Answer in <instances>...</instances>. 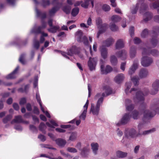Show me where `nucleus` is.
Listing matches in <instances>:
<instances>
[{
  "mask_svg": "<svg viewBox=\"0 0 159 159\" xmlns=\"http://www.w3.org/2000/svg\"><path fill=\"white\" fill-rule=\"evenodd\" d=\"M134 42L135 44H137L139 43L140 42L141 40L139 38L136 37L134 39Z\"/></svg>",
  "mask_w": 159,
  "mask_h": 159,
  "instance_id": "0e129e2a",
  "label": "nucleus"
},
{
  "mask_svg": "<svg viewBox=\"0 0 159 159\" xmlns=\"http://www.w3.org/2000/svg\"><path fill=\"white\" fill-rule=\"evenodd\" d=\"M130 116H129V114H126L122 118L121 120V123L122 124H125L129 121Z\"/></svg>",
  "mask_w": 159,
  "mask_h": 159,
  "instance_id": "b1692460",
  "label": "nucleus"
},
{
  "mask_svg": "<svg viewBox=\"0 0 159 159\" xmlns=\"http://www.w3.org/2000/svg\"><path fill=\"white\" fill-rule=\"evenodd\" d=\"M147 93H143L140 91H138L136 93L135 97L134 100L135 102H139L143 101L144 100V96L147 95Z\"/></svg>",
  "mask_w": 159,
  "mask_h": 159,
  "instance_id": "6e6552de",
  "label": "nucleus"
},
{
  "mask_svg": "<svg viewBox=\"0 0 159 159\" xmlns=\"http://www.w3.org/2000/svg\"><path fill=\"white\" fill-rule=\"evenodd\" d=\"M79 11V8L78 7H76L72 10L71 12V15L73 16H76L78 13Z\"/></svg>",
  "mask_w": 159,
  "mask_h": 159,
  "instance_id": "4c0bfd02",
  "label": "nucleus"
},
{
  "mask_svg": "<svg viewBox=\"0 0 159 159\" xmlns=\"http://www.w3.org/2000/svg\"><path fill=\"white\" fill-rule=\"evenodd\" d=\"M111 19L113 22H117L121 20V18L117 15H114L112 16Z\"/></svg>",
  "mask_w": 159,
  "mask_h": 159,
  "instance_id": "7c9ffc66",
  "label": "nucleus"
},
{
  "mask_svg": "<svg viewBox=\"0 0 159 159\" xmlns=\"http://www.w3.org/2000/svg\"><path fill=\"white\" fill-rule=\"evenodd\" d=\"M76 133L75 132H72L71 133L70 136L69 138V140L71 141H74L76 139Z\"/></svg>",
  "mask_w": 159,
  "mask_h": 159,
  "instance_id": "79ce46f5",
  "label": "nucleus"
},
{
  "mask_svg": "<svg viewBox=\"0 0 159 159\" xmlns=\"http://www.w3.org/2000/svg\"><path fill=\"white\" fill-rule=\"evenodd\" d=\"M39 129L43 132L45 129L46 128V126L45 124L43 123H41L39 127Z\"/></svg>",
  "mask_w": 159,
  "mask_h": 159,
  "instance_id": "de8ad7c7",
  "label": "nucleus"
},
{
  "mask_svg": "<svg viewBox=\"0 0 159 159\" xmlns=\"http://www.w3.org/2000/svg\"><path fill=\"white\" fill-rule=\"evenodd\" d=\"M12 116L11 115H9L6 116L3 119V122L6 124L10 121L12 119Z\"/></svg>",
  "mask_w": 159,
  "mask_h": 159,
  "instance_id": "e433bc0d",
  "label": "nucleus"
},
{
  "mask_svg": "<svg viewBox=\"0 0 159 159\" xmlns=\"http://www.w3.org/2000/svg\"><path fill=\"white\" fill-rule=\"evenodd\" d=\"M155 130V129H150L149 130L144 131L143 132L142 134L143 135H146L147 134H148L150 133H151Z\"/></svg>",
  "mask_w": 159,
  "mask_h": 159,
  "instance_id": "09e8293b",
  "label": "nucleus"
},
{
  "mask_svg": "<svg viewBox=\"0 0 159 159\" xmlns=\"http://www.w3.org/2000/svg\"><path fill=\"white\" fill-rule=\"evenodd\" d=\"M116 156L119 158H124L127 155V153L118 151L116 152Z\"/></svg>",
  "mask_w": 159,
  "mask_h": 159,
  "instance_id": "473e14b6",
  "label": "nucleus"
},
{
  "mask_svg": "<svg viewBox=\"0 0 159 159\" xmlns=\"http://www.w3.org/2000/svg\"><path fill=\"white\" fill-rule=\"evenodd\" d=\"M89 2H90L85 0L84 3L81 4V5L82 7L85 8H87L89 4Z\"/></svg>",
  "mask_w": 159,
  "mask_h": 159,
  "instance_id": "864d4df0",
  "label": "nucleus"
},
{
  "mask_svg": "<svg viewBox=\"0 0 159 159\" xmlns=\"http://www.w3.org/2000/svg\"><path fill=\"white\" fill-rule=\"evenodd\" d=\"M98 59L96 58L89 57L88 62V65L91 71L94 70L97 63Z\"/></svg>",
  "mask_w": 159,
  "mask_h": 159,
  "instance_id": "0eeeda50",
  "label": "nucleus"
},
{
  "mask_svg": "<svg viewBox=\"0 0 159 159\" xmlns=\"http://www.w3.org/2000/svg\"><path fill=\"white\" fill-rule=\"evenodd\" d=\"M114 40L112 38L107 39L103 42V44L105 46L108 47L114 43Z\"/></svg>",
  "mask_w": 159,
  "mask_h": 159,
  "instance_id": "412c9836",
  "label": "nucleus"
},
{
  "mask_svg": "<svg viewBox=\"0 0 159 159\" xmlns=\"http://www.w3.org/2000/svg\"><path fill=\"white\" fill-rule=\"evenodd\" d=\"M101 71L102 74H107L110 72L112 70V68L109 65H107L105 68L104 66L102 64L100 66Z\"/></svg>",
  "mask_w": 159,
  "mask_h": 159,
  "instance_id": "4468645a",
  "label": "nucleus"
},
{
  "mask_svg": "<svg viewBox=\"0 0 159 159\" xmlns=\"http://www.w3.org/2000/svg\"><path fill=\"white\" fill-rule=\"evenodd\" d=\"M91 146L94 154V155L97 154L98 148V144L97 143H92L91 144Z\"/></svg>",
  "mask_w": 159,
  "mask_h": 159,
  "instance_id": "5701e85b",
  "label": "nucleus"
},
{
  "mask_svg": "<svg viewBox=\"0 0 159 159\" xmlns=\"http://www.w3.org/2000/svg\"><path fill=\"white\" fill-rule=\"evenodd\" d=\"M75 38L78 42H83L84 44L87 46L89 50L90 51L91 54V48L90 46L88 44L87 38L85 36H83V33L81 30H78L75 34Z\"/></svg>",
  "mask_w": 159,
  "mask_h": 159,
  "instance_id": "20e7f679",
  "label": "nucleus"
},
{
  "mask_svg": "<svg viewBox=\"0 0 159 159\" xmlns=\"http://www.w3.org/2000/svg\"><path fill=\"white\" fill-rule=\"evenodd\" d=\"M124 47V42L123 39H118L116 43V49H119Z\"/></svg>",
  "mask_w": 159,
  "mask_h": 159,
  "instance_id": "a211bd4d",
  "label": "nucleus"
},
{
  "mask_svg": "<svg viewBox=\"0 0 159 159\" xmlns=\"http://www.w3.org/2000/svg\"><path fill=\"white\" fill-rule=\"evenodd\" d=\"M110 29L113 31H116L118 30V27L114 23H111L110 25Z\"/></svg>",
  "mask_w": 159,
  "mask_h": 159,
  "instance_id": "c9c22d12",
  "label": "nucleus"
},
{
  "mask_svg": "<svg viewBox=\"0 0 159 159\" xmlns=\"http://www.w3.org/2000/svg\"><path fill=\"white\" fill-rule=\"evenodd\" d=\"M96 24L98 27H100L102 25V20L100 18H98L96 20Z\"/></svg>",
  "mask_w": 159,
  "mask_h": 159,
  "instance_id": "8fccbe9b",
  "label": "nucleus"
},
{
  "mask_svg": "<svg viewBox=\"0 0 159 159\" xmlns=\"http://www.w3.org/2000/svg\"><path fill=\"white\" fill-rule=\"evenodd\" d=\"M151 53L153 56H156L159 54V52L156 50H153L151 51Z\"/></svg>",
  "mask_w": 159,
  "mask_h": 159,
  "instance_id": "052dcab7",
  "label": "nucleus"
},
{
  "mask_svg": "<svg viewBox=\"0 0 159 159\" xmlns=\"http://www.w3.org/2000/svg\"><path fill=\"white\" fill-rule=\"evenodd\" d=\"M56 143L58 146L63 147L66 144V141L61 139H58L56 140Z\"/></svg>",
  "mask_w": 159,
  "mask_h": 159,
  "instance_id": "bb28decb",
  "label": "nucleus"
},
{
  "mask_svg": "<svg viewBox=\"0 0 159 159\" xmlns=\"http://www.w3.org/2000/svg\"><path fill=\"white\" fill-rule=\"evenodd\" d=\"M139 135V133L137 134L136 130L133 128L130 129L126 133V135L128 137L134 138L137 137Z\"/></svg>",
  "mask_w": 159,
  "mask_h": 159,
  "instance_id": "ddd939ff",
  "label": "nucleus"
},
{
  "mask_svg": "<svg viewBox=\"0 0 159 159\" xmlns=\"http://www.w3.org/2000/svg\"><path fill=\"white\" fill-rule=\"evenodd\" d=\"M25 57V55L24 54H22L20 56L19 59V61L23 65L25 64V61L24 60Z\"/></svg>",
  "mask_w": 159,
  "mask_h": 159,
  "instance_id": "49530a36",
  "label": "nucleus"
},
{
  "mask_svg": "<svg viewBox=\"0 0 159 159\" xmlns=\"http://www.w3.org/2000/svg\"><path fill=\"white\" fill-rule=\"evenodd\" d=\"M148 70L144 68L141 69L139 73V76L140 78H145L148 75Z\"/></svg>",
  "mask_w": 159,
  "mask_h": 159,
  "instance_id": "dca6fc26",
  "label": "nucleus"
},
{
  "mask_svg": "<svg viewBox=\"0 0 159 159\" xmlns=\"http://www.w3.org/2000/svg\"><path fill=\"white\" fill-rule=\"evenodd\" d=\"M131 101L129 99H126L125 101L126 104V109L128 111H130L133 109L134 108V106L132 104H129Z\"/></svg>",
  "mask_w": 159,
  "mask_h": 159,
  "instance_id": "a878e982",
  "label": "nucleus"
},
{
  "mask_svg": "<svg viewBox=\"0 0 159 159\" xmlns=\"http://www.w3.org/2000/svg\"><path fill=\"white\" fill-rule=\"evenodd\" d=\"M19 66H17L13 72L7 76V79H12L16 77V74L17 73L19 69Z\"/></svg>",
  "mask_w": 159,
  "mask_h": 159,
  "instance_id": "4be33fe9",
  "label": "nucleus"
},
{
  "mask_svg": "<svg viewBox=\"0 0 159 159\" xmlns=\"http://www.w3.org/2000/svg\"><path fill=\"white\" fill-rule=\"evenodd\" d=\"M157 40L155 38H152L151 41V43L153 47H155L157 43Z\"/></svg>",
  "mask_w": 159,
  "mask_h": 159,
  "instance_id": "5fc2aeb1",
  "label": "nucleus"
},
{
  "mask_svg": "<svg viewBox=\"0 0 159 159\" xmlns=\"http://www.w3.org/2000/svg\"><path fill=\"white\" fill-rule=\"evenodd\" d=\"M60 27L57 25L52 26L48 29V31L52 33H55L59 29Z\"/></svg>",
  "mask_w": 159,
  "mask_h": 159,
  "instance_id": "cd10ccee",
  "label": "nucleus"
},
{
  "mask_svg": "<svg viewBox=\"0 0 159 159\" xmlns=\"http://www.w3.org/2000/svg\"><path fill=\"white\" fill-rule=\"evenodd\" d=\"M50 4V2L49 0H42L41 3V5L44 7H45L47 6H48Z\"/></svg>",
  "mask_w": 159,
  "mask_h": 159,
  "instance_id": "37998d69",
  "label": "nucleus"
},
{
  "mask_svg": "<svg viewBox=\"0 0 159 159\" xmlns=\"http://www.w3.org/2000/svg\"><path fill=\"white\" fill-rule=\"evenodd\" d=\"M126 65V62H122L121 64L120 68L123 71H124L125 70Z\"/></svg>",
  "mask_w": 159,
  "mask_h": 159,
  "instance_id": "bf43d9fd",
  "label": "nucleus"
},
{
  "mask_svg": "<svg viewBox=\"0 0 159 159\" xmlns=\"http://www.w3.org/2000/svg\"><path fill=\"white\" fill-rule=\"evenodd\" d=\"M138 61L137 60H135L134 61L132 66L129 69L128 71L129 75L131 76L134 73L135 70L138 68Z\"/></svg>",
  "mask_w": 159,
  "mask_h": 159,
  "instance_id": "9b49d317",
  "label": "nucleus"
},
{
  "mask_svg": "<svg viewBox=\"0 0 159 159\" xmlns=\"http://www.w3.org/2000/svg\"><path fill=\"white\" fill-rule=\"evenodd\" d=\"M50 122L51 124H50L48 122H47L46 123V125L48 127L51 128H53L54 126H57V124L54 120H51Z\"/></svg>",
  "mask_w": 159,
  "mask_h": 159,
  "instance_id": "ea45409f",
  "label": "nucleus"
},
{
  "mask_svg": "<svg viewBox=\"0 0 159 159\" xmlns=\"http://www.w3.org/2000/svg\"><path fill=\"white\" fill-rule=\"evenodd\" d=\"M89 104V101L87 100L85 104L83 107V111L80 116L79 117L80 119L84 120L86 117L87 110Z\"/></svg>",
  "mask_w": 159,
  "mask_h": 159,
  "instance_id": "f8f14e48",
  "label": "nucleus"
},
{
  "mask_svg": "<svg viewBox=\"0 0 159 159\" xmlns=\"http://www.w3.org/2000/svg\"><path fill=\"white\" fill-rule=\"evenodd\" d=\"M159 91V80H156L152 84V88L151 89V93L153 95L157 93Z\"/></svg>",
  "mask_w": 159,
  "mask_h": 159,
  "instance_id": "9d476101",
  "label": "nucleus"
},
{
  "mask_svg": "<svg viewBox=\"0 0 159 159\" xmlns=\"http://www.w3.org/2000/svg\"><path fill=\"white\" fill-rule=\"evenodd\" d=\"M139 7V12L141 13H144L143 15V20L147 21L150 20L152 15L151 13L148 12H146L147 6L144 3V0H138V2L135 7L131 9V13L133 14L136 13L137 10Z\"/></svg>",
  "mask_w": 159,
  "mask_h": 159,
  "instance_id": "f03ea898",
  "label": "nucleus"
},
{
  "mask_svg": "<svg viewBox=\"0 0 159 159\" xmlns=\"http://www.w3.org/2000/svg\"><path fill=\"white\" fill-rule=\"evenodd\" d=\"M23 122V119L21 116H16L15 118L11 122V124H13L14 123H20Z\"/></svg>",
  "mask_w": 159,
  "mask_h": 159,
  "instance_id": "393cba45",
  "label": "nucleus"
},
{
  "mask_svg": "<svg viewBox=\"0 0 159 159\" xmlns=\"http://www.w3.org/2000/svg\"><path fill=\"white\" fill-rule=\"evenodd\" d=\"M148 34V32L147 29H145L143 30L141 34V36L143 38L146 37Z\"/></svg>",
  "mask_w": 159,
  "mask_h": 159,
  "instance_id": "c03bdc74",
  "label": "nucleus"
},
{
  "mask_svg": "<svg viewBox=\"0 0 159 159\" xmlns=\"http://www.w3.org/2000/svg\"><path fill=\"white\" fill-rule=\"evenodd\" d=\"M26 102V99L23 98L21 99L20 102V104L21 105H23L25 104Z\"/></svg>",
  "mask_w": 159,
  "mask_h": 159,
  "instance_id": "69168bd1",
  "label": "nucleus"
},
{
  "mask_svg": "<svg viewBox=\"0 0 159 159\" xmlns=\"http://www.w3.org/2000/svg\"><path fill=\"white\" fill-rule=\"evenodd\" d=\"M139 79L137 76H134L132 77H131V80L134 83L135 86H137L139 84Z\"/></svg>",
  "mask_w": 159,
  "mask_h": 159,
  "instance_id": "2f4dec72",
  "label": "nucleus"
},
{
  "mask_svg": "<svg viewBox=\"0 0 159 159\" xmlns=\"http://www.w3.org/2000/svg\"><path fill=\"white\" fill-rule=\"evenodd\" d=\"M52 4L53 5H56V6L49 11V14L50 16L53 15L62 5L61 3L58 2V0H53Z\"/></svg>",
  "mask_w": 159,
  "mask_h": 159,
  "instance_id": "423d86ee",
  "label": "nucleus"
},
{
  "mask_svg": "<svg viewBox=\"0 0 159 159\" xmlns=\"http://www.w3.org/2000/svg\"><path fill=\"white\" fill-rule=\"evenodd\" d=\"M102 8L104 11H107L110 10V7L109 5L105 4L103 5Z\"/></svg>",
  "mask_w": 159,
  "mask_h": 159,
  "instance_id": "6e6d98bb",
  "label": "nucleus"
},
{
  "mask_svg": "<svg viewBox=\"0 0 159 159\" xmlns=\"http://www.w3.org/2000/svg\"><path fill=\"white\" fill-rule=\"evenodd\" d=\"M151 111L147 109L143 110V115L144 118H149L154 116L157 112L159 113V108L156 105H154L151 107Z\"/></svg>",
  "mask_w": 159,
  "mask_h": 159,
  "instance_id": "39448f33",
  "label": "nucleus"
},
{
  "mask_svg": "<svg viewBox=\"0 0 159 159\" xmlns=\"http://www.w3.org/2000/svg\"><path fill=\"white\" fill-rule=\"evenodd\" d=\"M118 57L122 60H124L126 58L127 52L125 50H122L116 53Z\"/></svg>",
  "mask_w": 159,
  "mask_h": 159,
  "instance_id": "2eb2a0df",
  "label": "nucleus"
},
{
  "mask_svg": "<svg viewBox=\"0 0 159 159\" xmlns=\"http://www.w3.org/2000/svg\"><path fill=\"white\" fill-rule=\"evenodd\" d=\"M125 79V76L122 73L118 74L115 78L114 80L118 83H120L123 81Z\"/></svg>",
  "mask_w": 159,
  "mask_h": 159,
  "instance_id": "6ab92c4d",
  "label": "nucleus"
},
{
  "mask_svg": "<svg viewBox=\"0 0 159 159\" xmlns=\"http://www.w3.org/2000/svg\"><path fill=\"white\" fill-rule=\"evenodd\" d=\"M149 53V50H147L146 49H143L142 54L143 56L142 58L141 64L144 67H148L150 66L152 63L153 60L150 57L148 56H144V55L148 54Z\"/></svg>",
  "mask_w": 159,
  "mask_h": 159,
  "instance_id": "7ed1b4c3",
  "label": "nucleus"
},
{
  "mask_svg": "<svg viewBox=\"0 0 159 159\" xmlns=\"http://www.w3.org/2000/svg\"><path fill=\"white\" fill-rule=\"evenodd\" d=\"M101 55L104 59L106 58L107 57V50L103 46H102L100 49Z\"/></svg>",
  "mask_w": 159,
  "mask_h": 159,
  "instance_id": "aec40b11",
  "label": "nucleus"
},
{
  "mask_svg": "<svg viewBox=\"0 0 159 159\" xmlns=\"http://www.w3.org/2000/svg\"><path fill=\"white\" fill-rule=\"evenodd\" d=\"M36 12L37 15L38 16H39L40 15L41 16L42 19H44L46 17V13H41L38 10L36 9Z\"/></svg>",
  "mask_w": 159,
  "mask_h": 159,
  "instance_id": "a19ab883",
  "label": "nucleus"
},
{
  "mask_svg": "<svg viewBox=\"0 0 159 159\" xmlns=\"http://www.w3.org/2000/svg\"><path fill=\"white\" fill-rule=\"evenodd\" d=\"M38 138L43 142L46 139L45 137L42 134L39 135L38 136Z\"/></svg>",
  "mask_w": 159,
  "mask_h": 159,
  "instance_id": "680f3d73",
  "label": "nucleus"
},
{
  "mask_svg": "<svg viewBox=\"0 0 159 159\" xmlns=\"http://www.w3.org/2000/svg\"><path fill=\"white\" fill-rule=\"evenodd\" d=\"M104 90L105 93H103L102 94L101 93H98L95 97V98L96 99L99 98L96 106H95L93 104H91L90 112H92L93 115H98V114L100 105L102 103L103 101V97L112 93L111 89L108 87H107V88H105Z\"/></svg>",
  "mask_w": 159,
  "mask_h": 159,
  "instance_id": "f257e3e1",
  "label": "nucleus"
},
{
  "mask_svg": "<svg viewBox=\"0 0 159 159\" xmlns=\"http://www.w3.org/2000/svg\"><path fill=\"white\" fill-rule=\"evenodd\" d=\"M36 98L37 101L39 102V105L42 104L40 96L38 93H37L36 94Z\"/></svg>",
  "mask_w": 159,
  "mask_h": 159,
  "instance_id": "4d7b16f0",
  "label": "nucleus"
},
{
  "mask_svg": "<svg viewBox=\"0 0 159 159\" xmlns=\"http://www.w3.org/2000/svg\"><path fill=\"white\" fill-rule=\"evenodd\" d=\"M140 113L136 110L132 112V117L134 119H137L139 117Z\"/></svg>",
  "mask_w": 159,
  "mask_h": 159,
  "instance_id": "58836bf2",
  "label": "nucleus"
},
{
  "mask_svg": "<svg viewBox=\"0 0 159 159\" xmlns=\"http://www.w3.org/2000/svg\"><path fill=\"white\" fill-rule=\"evenodd\" d=\"M78 49L75 46H72L68 51L67 54L71 56L78 53Z\"/></svg>",
  "mask_w": 159,
  "mask_h": 159,
  "instance_id": "f3484780",
  "label": "nucleus"
},
{
  "mask_svg": "<svg viewBox=\"0 0 159 159\" xmlns=\"http://www.w3.org/2000/svg\"><path fill=\"white\" fill-rule=\"evenodd\" d=\"M30 129L33 132H37V129L35 126L33 125H30Z\"/></svg>",
  "mask_w": 159,
  "mask_h": 159,
  "instance_id": "13d9d810",
  "label": "nucleus"
},
{
  "mask_svg": "<svg viewBox=\"0 0 159 159\" xmlns=\"http://www.w3.org/2000/svg\"><path fill=\"white\" fill-rule=\"evenodd\" d=\"M129 32L130 35L132 36L134 34V28L133 27H131L129 29Z\"/></svg>",
  "mask_w": 159,
  "mask_h": 159,
  "instance_id": "e2e57ef3",
  "label": "nucleus"
},
{
  "mask_svg": "<svg viewBox=\"0 0 159 159\" xmlns=\"http://www.w3.org/2000/svg\"><path fill=\"white\" fill-rule=\"evenodd\" d=\"M13 106L15 110H18L19 109V106L17 104L14 103L13 104Z\"/></svg>",
  "mask_w": 159,
  "mask_h": 159,
  "instance_id": "774afa93",
  "label": "nucleus"
},
{
  "mask_svg": "<svg viewBox=\"0 0 159 159\" xmlns=\"http://www.w3.org/2000/svg\"><path fill=\"white\" fill-rule=\"evenodd\" d=\"M67 150L68 152H71L75 153L77 152V150L74 148L68 147L67 148Z\"/></svg>",
  "mask_w": 159,
  "mask_h": 159,
  "instance_id": "3c124183",
  "label": "nucleus"
},
{
  "mask_svg": "<svg viewBox=\"0 0 159 159\" xmlns=\"http://www.w3.org/2000/svg\"><path fill=\"white\" fill-rule=\"evenodd\" d=\"M34 47L37 49H38L39 46V42L34 39Z\"/></svg>",
  "mask_w": 159,
  "mask_h": 159,
  "instance_id": "603ef678",
  "label": "nucleus"
},
{
  "mask_svg": "<svg viewBox=\"0 0 159 159\" xmlns=\"http://www.w3.org/2000/svg\"><path fill=\"white\" fill-rule=\"evenodd\" d=\"M62 9L66 14H69L70 12L71 7L70 6L67 5L64 7Z\"/></svg>",
  "mask_w": 159,
  "mask_h": 159,
  "instance_id": "f704fd0d",
  "label": "nucleus"
},
{
  "mask_svg": "<svg viewBox=\"0 0 159 159\" xmlns=\"http://www.w3.org/2000/svg\"><path fill=\"white\" fill-rule=\"evenodd\" d=\"M131 83L130 82L127 83L125 85L126 89L125 90V92L127 94L129 92V90L131 87Z\"/></svg>",
  "mask_w": 159,
  "mask_h": 159,
  "instance_id": "a18cd8bd",
  "label": "nucleus"
},
{
  "mask_svg": "<svg viewBox=\"0 0 159 159\" xmlns=\"http://www.w3.org/2000/svg\"><path fill=\"white\" fill-rule=\"evenodd\" d=\"M136 48L134 47H131L130 51V57L131 58H133L136 55Z\"/></svg>",
  "mask_w": 159,
  "mask_h": 159,
  "instance_id": "c85d7f7f",
  "label": "nucleus"
},
{
  "mask_svg": "<svg viewBox=\"0 0 159 159\" xmlns=\"http://www.w3.org/2000/svg\"><path fill=\"white\" fill-rule=\"evenodd\" d=\"M110 61L113 65H116L117 63V59L114 55H112L110 57Z\"/></svg>",
  "mask_w": 159,
  "mask_h": 159,
  "instance_id": "c756f323",
  "label": "nucleus"
},
{
  "mask_svg": "<svg viewBox=\"0 0 159 159\" xmlns=\"http://www.w3.org/2000/svg\"><path fill=\"white\" fill-rule=\"evenodd\" d=\"M42 25L38 28L34 27L32 30L31 32L34 34H39L41 33L42 30L45 28L47 26V23L43 20H42Z\"/></svg>",
  "mask_w": 159,
  "mask_h": 159,
  "instance_id": "1a4fd4ad",
  "label": "nucleus"
},
{
  "mask_svg": "<svg viewBox=\"0 0 159 159\" xmlns=\"http://www.w3.org/2000/svg\"><path fill=\"white\" fill-rule=\"evenodd\" d=\"M34 113L37 114H39V109L36 107H34Z\"/></svg>",
  "mask_w": 159,
  "mask_h": 159,
  "instance_id": "338daca9",
  "label": "nucleus"
},
{
  "mask_svg": "<svg viewBox=\"0 0 159 159\" xmlns=\"http://www.w3.org/2000/svg\"><path fill=\"white\" fill-rule=\"evenodd\" d=\"M30 87V85L27 84L25 86L24 89L21 88L18 89V91L20 92H27Z\"/></svg>",
  "mask_w": 159,
  "mask_h": 159,
  "instance_id": "72a5a7b5",
  "label": "nucleus"
}]
</instances>
